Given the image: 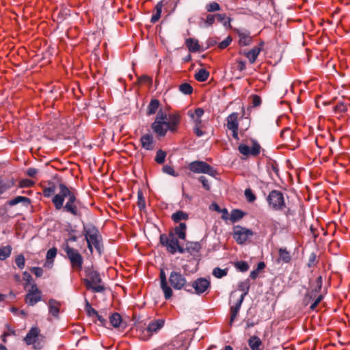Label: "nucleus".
<instances>
[{"label": "nucleus", "instance_id": "nucleus-1", "mask_svg": "<svg viewBox=\"0 0 350 350\" xmlns=\"http://www.w3.org/2000/svg\"><path fill=\"white\" fill-rule=\"evenodd\" d=\"M52 202L56 210L62 208L64 211L75 217L81 215L79 208L80 202L77 200L76 193L64 184L59 185V191L53 196Z\"/></svg>", "mask_w": 350, "mask_h": 350}, {"label": "nucleus", "instance_id": "nucleus-2", "mask_svg": "<svg viewBox=\"0 0 350 350\" xmlns=\"http://www.w3.org/2000/svg\"><path fill=\"white\" fill-rule=\"evenodd\" d=\"M180 122V116L178 113H171L167 117L165 113L159 111L151 128L158 136L164 137L167 131L175 132Z\"/></svg>", "mask_w": 350, "mask_h": 350}, {"label": "nucleus", "instance_id": "nucleus-3", "mask_svg": "<svg viewBox=\"0 0 350 350\" xmlns=\"http://www.w3.org/2000/svg\"><path fill=\"white\" fill-rule=\"evenodd\" d=\"M83 234L88 243V247L91 253L93 247L100 253L101 236L98 230L93 225L83 226Z\"/></svg>", "mask_w": 350, "mask_h": 350}, {"label": "nucleus", "instance_id": "nucleus-4", "mask_svg": "<svg viewBox=\"0 0 350 350\" xmlns=\"http://www.w3.org/2000/svg\"><path fill=\"white\" fill-rule=\"evenodd\" d=\"M168 284L170 286L176 291L185 290L188 293H193V291L189 288L190 285L187 283V279L180 271L174 270L170 272L168 278Z\"/></svg>", "mask_w": 350, "mask_h": 350}, {"label": "nucleus", "instance_id": "nucleus-5", "mask_svg": "<svg viewBox=\"0 0 350 350\" xmlns=\"http://www.w3.org/2000/svg\"><path fill=\"white\" fill-rule=\"evenodd\" d=\"M88 278L83 280L87 288L92 289L95 293H102L105 291V286L101 284L102 280L100 274L96 271H89L87 273Z\"/></svg>", "mask_w": 350, "mask_h": 350}, {"label": "nucleus", "instance_id": "nucleus-6", "mask_svg": "<svg viewBox=\"0 0 350 350\" xmlns=\"http://www.w3.org/2000/svg\"><path fill=\"white\" fill-rule=\"evenodd\" d=\"M64 250L66 253L72 268L74 270L80 271L82 269L83 258L79 252L70 247L68 243L64 245Z\"/></svg>", "mask_w": 350, "mask_h": 350}, {"label": "nucleus", "instance_id": "nucleus-7", "mask_svg": "<svg viewBox=\"0 0 350 350\" xmlns=\"http://www.w3.org/2000/svg\"><path fill=\"white\" fill-rule=\"evenodd\" d=\"M245 297L243 295H239L237 291L231 292L230 295V324L231 325L237 318L242 303Z\"/></svg>", "mask_w": 350, "mask_h": 350}, {"label": "nucleus", "instance_id": "nucleus-8", "mask_svg": "<svg viewBox=\"0 0 350 350\" xmlns=\"http://www.w3.org/2000/svg\"><path fill=\"white\" fill-rule=\"evenodd\" d=\"M204 113V111L202 108H197L194 111L189 110L187 112L188 116L194 124L193 132L198 137H202L204 135V132L202 131L203 124L202 120Z\"/></svg>", "mask_w": 350, "mask_h": 350}, {"label": "nucleus", "instance_id": "nucleus-9", "mask_svg": "<svg viewBox=\"0 0 350 350\" xmlns=\"http://www.w3.org/2000/svg\"><path fill=\"white\" fill-rule=\"evenodd\" d=\"M267 200L269 206L273 211H282L286 207L283 193L280 191H271L269 193Z\"/></svg>", "mask_w": 350, "mask_h": 350}, {"label": "nucleus", "instance_id": "nucleus-10", "mask_svg": "<svg viewBox=\"0 0 350 350\" xmlns=\"http://www.w3.org/2000/svg\"><path fill=\"white\" fill-rule=\"evenodd\" d=\"M160 242L167 247V250L171 254H175L177 252L180 254L185 252V249L180 246L177 238L173 234H170L169 237L165 234H161L160 236Z\"/></svg>", "mask_w": 350, "mask_h": 350}, {"label": "nucleus", "instance_id": "nucleus-11", "mask_svg": "<svg viewBox=\"0 0 350 350\" xmlns=\"http://www.w3.org/2000/svg\"><path fill=\"white\" fill-rule=\"evenodd\" d=\"M253 234L252 230L248 228L240 226H235L233 228L232 237L238 244L245 243Z\"/></svg>", "mask_w": 350, "mask_h": 350}, {"label": "nucleus", "instance_id": "nucleus-12", "mask_svg": "<svg viewBox=\"0 0 350 350\" xmlns=\"http://www.w3.org/2000/svg\"><path fill=\"white\" fill-rule=\"evenodd\" d=\"M189 169L194 173H203L213 176V168L204 161H195L189 164Z\"/></svg>", "mask_w": 350, "mask_h": 350}, {"label": "nucleus", "instance_id": "nucleus-13", "mask_svg": "<svg viewBox=\"0 0 350 350\" xmlns=\"http://www.w3.org/2000/svg\"><path fill=\"white\" fill-rule=\"evenodd\" d=\"M41 291L38 289L36 284H33L31 286L27 294L25 297V301L29 306H34L41 300Z\"/></svg>", "mask_w": 350, "mask_h": 350}, {"label": "nucleus", "instance_id": "nucleus-14", "mask_svg": "<svg viewBox=\"0 0 350 350\" xmlns=\"http://www.w3.org/2000/svg\"><path fill=\"white\" fill-rule=\"evenodd\" d=\"M260 146L256 141H253L252 146L251 148L243 144H241L238 147V150L240 153L244 156H258L260 152Z\"/></svg>", "mask_w": 350, "mask_h": 350}, {"label": "nucleus", "instance_id": "nucleus-15", "mask_svg": "<svg viewBox=\"0 0 350 350\" xmlns=\"http://www.w3.org/2000/svg\"><path fill=\"white\" fill-rule=\"evenodd\" d=\"M191 286V289H194V293L197 295H201L206 292L210 287V281L204 278H199L194 280Z\"/></svg>", "mask_w": 350, "mask_h": 350}, {"label": "nucleus", "instance_id": "nucleus-16", "mask_svg": "<svg viewBox=\"0 0 350 350\" xmlns=\"http://www.w3.org/2000/svg\"><path fill=\"white\" fill-rule=\"evenodd\" d=\"M159 278L161 289L163 293L165 299L168 300L173 296V291L172 290V287L170 286L168 284V280L163 269L160 270Z\"/></svg>", "mask_w": 350, "mask_h": 350}, {"label": "nucleus", "instance_id": "nucleus-17", "mask_svg": "<svg viewBox=\"0 0 350 350\" xmlns=\"http://www.w3.org/2000/svg\"><path fill=\"white\" fill-rule=\"evenodd\" d=\"M40 336V330L38 327H32L24 338L23 340L27 345H36Z\"/></svg>", "mask_w": 350, "mask_h": 350}, {"label": "nucleus", "instance_id": "nucleus-18", "mask_svg": "<svg viewBox=\"0 0 350 350\" xmlns=\"http://www.w3.org/2000/svg\"><path fill=\"white\" fill-rule=\"evenodd\" d=\"M215 23L214 14L204 13L199 17L198 25L201 29H208L211 27Z\"/></svg>", "mask_w": 350, "mask_h": 350}, {"label": "nucleus", "instance_id": "nucleus-19", "mask_svg": "<svg viewBox=\"0 0 350 350\" xmlns=\"http://www.w3.org/2000/svg\"><path fill=\"white\" fill-rule=\"evenodd\" d=\"M142 147L146 150H152L155 146V142L152 135L145 134L141 137Z\"/></svg>", "mask_w": 350, "mask_h": 350}, {"label": "nucleus", "instance_id": "nucleus-20", "mask_svg": "<svg viewBox=\"0 0 350 350\" xmlns=\"http://www.w3.org/2000/svg\"><path fill=\"white\" fill-rule=\"evenodd\" d=\"M238 113L234 112L230 114L227 118V128L229 130H236L239 128V123H238Z\"/></svg>", "mask_w": 350, "mask_h": 350}, {"label": "nucleus", "instance_id": "nucleus-21", "mask_svg": "<svg viewBox=\"0 0 350 350\" xmlns=\"http://www.w3.org/2000/svg\"><path fill=\"white\" fill-rule=\"evenodd\" d=\"M260 51V47L254 46L251 50L247 52L244 51L243 53L248 59L250 64H254L256 62Z\"/></svg>", "mask_w": 350, "mask_h": 350}, {"label": "nucleus", "instance_id": "nucleus-22", "mask_svg": "<svg viewBox=\"0 0 350 350\" xmlns=\"http://www.w3.org/2000/svg\"><path fill=\"white\" fill-rule=\"evenodd\" d=\"M164 325V321L162 319H159L157 321H151L148 325V329L152 335L154 333H157L159 329H161Z\"/></svg>", "mask_w": 350, "mask_h": 350}, {"label": "nucleus", "instance_id": "nucleus-23", "mask_svg": "<svg viewBox=\"0 0 350 350\" xmlns=\"http://www.w3.org/2000/svg\"><path fill=\"white\" fill-rule=\"evenodd\" d=\"M185 44L189 51L191 53H196L200 50V44L198 41L196 39L188 38L186 40Z\"/></svg>", "mask_w": 350, "mask_h": 350}, {"label": "nucleus", "instance_id": "nucleus-24", "mask_svg": "<svg viewBox=\"0 0 350 350\" xmlns=\"http://www.w3.org/2000/svg\"><path fill=\"white\" fill-rule=\"evenodd\" d=\"M215 21L217 19L219 22L222 23V25L226 27H230L231 18L226 14H214Z\"/></svg>", "mask_w": 350, "mask_h": 350}, {"label": "nucleus", "instance_id": "nucleus-25", "mask_svg": "<svg viewBox=\"0 0 350 350\" xmlns=\"http://www.w3.org/2000/svg\"><path fill=\"white\" fill-rule=\"evenodd\" d=\"M60 304L58 301L51 299L49 301V312L54 317H57L59 312Z\"/></svg>", "mask_w": 350, "mask_h": 350}, {"label": "nucleus", "instance_id": "nucleus-26", "mask_svg": "<svg viewBox=\"0 0 350 350\" xmlns=\"http://www.w3.org/2000/svg\"><path fill=\"white\" fill-rule=\"evenodd\" d=\"M209 72L205 68H200L195 73V79L198 81H206L209 77Z\"/></svg>", "mask_w": 350, "mask_h": 350}, {"label": "nucleus", "instance_id": "nucleus-27", "mask_svg": "<svg viewBox=\"0 0 350 350\" xmlns=\"http://www.w3.org/2000/svg\"><path fill=\"white\" fill-rule=\"evenodd\" d=\"M279 259L284 263H288L291 260V255L286 248H280L278 250Z\"/></svg>", "mask_w": 350, "mask_h": 350}, {"label": "nucleus", "instance_id": "nucleus-28", "mask_svg": "<svg viewBox=\"0 0 350 350\" xmlns=\"http://www.w3.org/2000/svg\"><path fill=\"white\" fill-rule=\"evenodd\" d=\"M186 230L187 226L185 223H180L179 225L175 228L174 231L179 239L185 240L186 238Z\"/></svg>", "mask_w": 350, "mask_h": 350}, {"label": "nucleus", "instance_id": "nucleus-29", "mask_svg": "<svg viewBox=\"0 0 350 350\" xmlns=\"http://www.w3.org/2000/svg\"><path fill=\"white\" fill-rule=\"evenodd\" d=\"M248 344L252 350H258L262 341L258 336H253L249 339Z\"/></svg>", "mask_w": 350, "mask_h": 350}, {"label": "nucleus", "instance_id": "nucleus-30", "mask_svg": "<svg viewBox=\"0 0 350 350\" xmlns=\"http://www.w3.org/2000/svg\"><path fill=\"white\" fill-rule=\"evenodd\" d=\"M239 43L241 46H248L252 43V38L245 33H239Z\"/></svg>", "mask_w": 350, "mask_h": 350}, {"label": "nucleus", "instance_id": "nucleus-31", "mask_svg": "<svg viewBox=\"0 0 350 350\" xmlns=\"http://www.w3.org/2000/svg\"><path fill=\"white\" fill-rule=\"evenodd\" d=\"M162 9H163L162 3L159 2L155 6V12L151 17V19H150L151 23H155L156 22H157L159 20V18L161 17Z\"/></svg>", "mask_w": 350, "mask_h": 350}, {"label": "nucleus", "instance_id": "nucleus-32", "mask_svg": "<svg viewBox=\"0 0 350 350\" xmlns=\"http://www.w3.org/2000/svg\"><path fill=\"white\" fill-rule=\"evenodd\" d=\"M159 107V101L157 99H152L150 102L147 108V114L148 116L154 114Z\"/></svg>", "mask_w": 350, "mask_h": 350}, {"label": "nucleus", "instance_id": "nucleus-33", "mask_svg": "<svg viewBox=\"0 0 350 350\" xmlns=\"http://www.w3.org/2000/svg\"><path fill=\"white\" fill-rule=\"evenodd\" d=\"M188 218V214L182 211H176L172 215V220L176 223L180 222L181 220H187Z\"/></svg>", "mask_w": 350, "mask_h": 350}, {"label": "nucleus", "instance_id": "nucleus-34", "mask_svg": "<svg viewBox=\"0 0 350 350\" xmlns=\"http://www.w3.org/2000/svg\"><path fill=\"white\" fill-rule=\"evenodd\" d=\"M250 290V284L248 280L243 281L239 283L238 284V291H241V294H239V295H243V297H245Z\"/></svg>", "mask_w": 350, "mask_h": 350}, {"label": "nucleus", "instance_id": "nucleus-35", "mask_svg": "<svg viewBox=\"0 0 350 350\" xmlns=\"http://www.w3.org/2000/svg\"><path fill=\"white\" fill-rule=\"evenodd\" d=\"M109 322L114 327H119L122 323V317L120 314L117 312L113 313L109 317Z\"/></svg>", "mask_w": 350, "mask_h": 350}, {"label": "nucleus", "instance_id": "nucleus-36", "mask_svg": "<svg viewBox=\"0 0 350 350\" xmlns=\"http://www.w3.org/2000/svg\"><path fill=\"white\" fill-rule=\"evenodd\" d=\"M12 248L10 245L0 247V260H4L11 255Z\"/></svg>", "mask_w": 350, "mask_h": 350}, {"label": "nucleus", "instance_id": "nucleus-37", "mask_svg": "<svg viewBox=\"0 0 350 350\" xmlns=\"http://www.w3.org/2000/svg\"><path fill=\"white\" fill-rule=\"evenodd\" d=\"M201 248V244L199 242H187L185 250H186L189 252H198Z\"/></svg>", "mask_w": 350, "mask_h": 350}, {"label": "nucleus", "instance_id": "nucleus-38", "mask_svg": "<svg viewBox=\"0 0 350 350\" xmlns=\"http://www.w3.org/2000/svg\"><path fill=\"white\" fill-rule=\"evenodd\" d=\"M14 185L12 180H0V195L4 193Z\"/></svg>", "mask_w": 350, "mask_h": 350}, {"label": "nucleus", "instance_id": "nucleus-39", "mask_svg": "<svg viewBox=\"0 0 350 350\" xmlns=\"http://www.w3.org/2000/svg\"><path fill=\"white\" fill-rule=\"evenodd\" d=\"M26 203L27 204H29L31 202V200L29 198L24 196H17L15 198L10 200L8 202V204L10 206H14L18 203Z\"/></svg>", "mask_w": 350, "mask_h": 350}, {"label": "nucleus", "instance_id": "nucleus-40", "mask_svg": "<svg viewBox=\"0 0 350 350\" xmlns=\"http://www.w3.org/2000/svg\"><path fill=\"white\" fill-rule=\"evenodd\" d=\"M205 9L206 12L211 14L212 12L219 11L221 10V7L216 1H212L206 5Z\"/></svg>", "mask_w": 350, "mask_h": 350}, {"label": "nucleus", "instance_id": "nucleus-41", "mask_svg": "<svg viewBox=\"0 0 350 350\" xmlns=\"http://www.w3.org/2000/svg\"><path fill=\"white\" fill-rule=\"evenodd\" d=\"M244 216V213L240 210L234 209L231 212L230 219L232 222H236Z\"/></svg>", "mask_w": 350, "mask_h": 350}, {"label": "nucleus", "instance_id": "nucleus-42", "mask_svg": "<svg viewBox=\"0 0 350 350\" xmlns=\"http://www.w3.org/2000/svg\"><path fill=\"white\" fill-rule=\"evenodd\" d=\"M152 336L151 333L148 327L139 329L138 330V337L142 340H147Z\"/></svg>", "mask_w": 350, "mask_h": 350}, {"label": "nucleus", "instance_id": "nucleus-43", "mask_svg": "<svg viewBox=\"0 0 350 350\" xmlns=\"http://www.w3.org/2000/svg\"><path fill=\"white\" fill-rule=\"evenodd\" d=\"M212 274L217 278H221L228 274V269H222L219 267H215L213 269Z\"/></svg>", "mask_w": 350, "mask_h": 350}, {"label": "nucleus", "instance_id": "nucleus-44", "mask_svg": "<svg viewBox=\"0 0 350 350\" xmlns=\"http://www.w3.org/2000/svg\"><path fill=\"white\" fill-rule=\"evenodd\" d=\"M234 265L237 270L241 272H245L249 269V265L245 261L241 260L235 262Z\"/></svg>", "mask_w": 350, "mask_h": 350}, {"label": "nucleus", "instance_id": "nucleus-45", "mask_svg": "<svg viewBox=\"0 0 350 350\" xmlns=\"http://www.w3.org/2000/svg\"><path fill=\"white\" fill-rule=\"evenodd\" d=\"M137 205L140 210H144L146 208L145 198L141 190L137 192Z\"/></svg>", "mask_w": 350, "mask_h": 350}, {"label": "nucleus", "instance_id": "nucleus-46", "mask_svg": "<svg viewBox=\"0 0 350 350\" xmlns=\"http://www.w3.org/2000/svg\"><path fill=\"white\" fill-rule=\"evenodd\" d=\"M179 90L185 94L189 95L193 92V88L189 83H184L179 86Z\"/></svg>", "mask_w": 350, "mask_h": 350}, {"label": "nucleus", "instance_id": "nucleus-47", "mask_svg": "<svg viewBox=\"0 0 350 350\" xmlns=\"http://www.w3.org/2000/svg\"><path fill=\"white\" fill-rule=\"evenodd\" d=\"M322 284L323 278L321 276H319L316 279L314 285L312 286V290L313 291V292L319 293L322 288Z\"/></svg>", "mask_w": 350, "mask_h": 350}, {"label": "nucleus", "instance_id": "nucleus-48", "mask_svg": "<svg viewBox=\"0 0 350 350\" xmlns=\"http://www.w3.org/2000/svg\"><path fill=\"white\" fill-rule=\"evenodd\" d=\"M165 157L166 152L162 150H159L157 152L155 161L159 164H162L165 161Z\"/></svg>", "mask_w": 350, "mask_h": 350}, {"label": "nucleus", "instance_id": "nucleus-49", "mask_svg": "<svg viewBox=\"0 0 350 350\" xmlns=\"http://www.w3.org/2000/svg\"><path fill=\"white\" fill-rule=\"evenodd\" d=\"M245 196L249 202H253L256 200V196L253 193L251 189L247 188L245 190Z\"/></svg>", "mask_w": 350, "mask_h": 350}, {"label": "nucleus", "instance_id": "nucleus-50", "mask_svg": "<svg viewBox=\"0 0 350 350\" xmlns=\"http://www.w3.org/2000/svg\"><path fill=\"white\" fill-rule=\"evenodd\" d=\"M15 262L18 267L23 269L25 267V260L23 254H19L16 257Z\"/></svg>", "mask_w": 350, "mask_h": 350}, {"label": "nucleus", "instance_id": "nucleus-51", "mask_svg": "<svg viewBox=\"0 0 350 350\" xmlns=\"http://www.w3.org/2000/svg\"><path fill=\"white\" fill-rule=\"evenodd\" d=\"M34 181L30 179H23L19 182V187L21 188H27L31 187L34 185Z\"/></svg>", "mask_w": 350, "mask_h": 350}, {"label": "nucleus", "instance_id": "nucleus-52", "mask_svg": "<svg viewBox=\"0 0 350 350\" xmlns=\"http://www.w3.org/2000/svg\"><path fill=\"white\" fill-rule=\"evenodd\" d=\"M347 109H348V107H347V105H345L344 103H338L334 107L335 112L343 113V112L347 111Z\"/></svg>", "mask_w": 350, "mask_h": 350}, {"label": "nucleus", "instance_id": "nucleus-53", "mask_svg": "<svg viewBox=\"0 0 350 350\" xmlns=\"http://www.w3.org/2000/svg\"><path fill=\"white\" fill-rule=\"evenodd\" d=\"M56 255H57V249L55 247L49 249L46 253V260L47 261L53 260V259L55 258Z\"/></svg>", "mask_w": 350, "mask_h": 350}, {"label": "nucleus", "instance_id": "nucleus-54", "mask_svg": "<svg viewBox=\"0 0 350 350\" xmlns=\"http://www.w3.org/2000/svg\"><path fill=\"white\" fill-rule=\"evenodd\" d=\"M163 172L165 174L171 175L172 176H177L178 174L175 172L172 167L168 165H165L163 167Z\"/></svg>", "mask_w": 350, "mask_h": 350}, {"label": "nucleus", "instance_id": "nucleus-55", "mask_svg": "<svg viewBox=\"0 0 350 350\" xmlns=\"http://www.w3.org/2000/svg\"><path fill=\"white\" fill-rule=\"evenodd\" d=\"M251 99H252V103L253 107H258L261 105V103H262L261 98L258 95H256V94L252 95Z\"/></svg>", "mask_w": 350, "mask_h": 350}, {"label": "nucleus", "instance_id": "nucleus-56", "mask_svg": "<svg viewBox=\"0 0 350 350\" xmlns=\"http://www.w3.org/2000/svg\"><path fill=\"white\" fill-rule=\"evenodd\" d=\"M323 299V295H319L316 299H313L314 301L312 303V304L310 306V309L312 310H314L317 306L319 305V304L322 301Z\"/></svg>", "mask_w": 350, "mask_h": 350}, {"label": "nucleus", "instance_id": "nucleus-57", "mask_svg": "<svg viewBox=\"0 0 350 350\" xmlns=\"http://www.w3.org/2000/svg\"><path fill=\"white\" fill-rule=\"evenodd\" d=\"M323 299V295H319L316 299H313L314 301L312 303V304L310 306V309L312 310H314L317 306L319 305V304L322 301Z\"/></svg>", "mask_w": 350, "mask_h": 350}, {"label": "nucleus", "instance_id": "nucleus-58", "mask_svg": "<svg viewBox=\"0 0 350 350\" xmlns=\"http://www.w3.org/2000/svg\"><path fill=\"white\" fill-rule=\"evenodd\" d=\"M85 310L88 316L90 317L97 315L98 313V312L90 306L88 301L86 302Z\"/></svg>", "mask_w": 350, "mask_h": 350}, {"label": "nucleus", "instance_id": "nucleus-59", "mask_svg": "<svg viewBox=\"0 0 350 350\" xmlns=\"http://www.w3.org/2000/svg\"><path fill=\"white\" fill-rule=\"evenodd\" d=\"M55 189L54 186L49 187L43 190V194L45 197L49 198L55 193Z\"/></svg>", "mask_w": 350, "mask_h": 350}, {"label": "nucleus", "instance_id": "nucleus-60", "mask_svg": "<svg viewBox=\"0 0 350 350\" xmlns=\"http://www.w3.org/2000/svg\"><path fill=\"white\" fill-rule=\"evenodd\" d=\"M231 42H232V38L230 36L227 37L224 40H223L222 42H221L219 44V49H226L231 43Z\"/></svg>", "mask_w": 350, "mask_h": 350}, {"label": "nucleus", "instance_id": "nucleus-61", "mask_svg": "<svg viewBox=\"0 0 350 350\" xmlns=\"http://www.w3.org/2000/svg\"><path fill=\"white\" fill-rule=\"evenodd\" d=\"M31 271L36 276V277H41L43 274V269L41 267H32L31 269Z\"/></svg>", "mask_w": 350, "mask_h": 350}, {"label": "nucleus", "instance_id": "nucleus-62", "mask_svg": "<svg viewBox=\"0 0 350 350\" xmlns=\"http://www.w3.org/2000/svg\"><path fill=\"white\" fill-rule=\"evenodd\" d=\"M199 180L202 183L203 187L206 190H207V191L210 190V185H209L208 181L205 176H200L199 178Z\"/></svg>", "mask_w": 350, "mask_h": 350}, {"label": "nucleus", "instance_id": "nucleus-63", "mask_svg": "<svg viewBox=\"0 0 350 350\" xmlns=\"http://www.w3.org/2000/svg\"><path fill=\"white\" fill-rule=\"evenodd\" d=\"M38 172V170L33 167H29L26 171V174L29 177H35Z\"/></svg>", "mask_w": 350, "mask_h": 350}, {"label": "nucleus", "instance_id": "nucleus-64", "mask_svg": "<svg viewBox=\"0 0 350 350\" xmlns=\"http://www.w3.org/2000/svg\"><path fill=\"white\" fill-rule=\"evenodd\" d=\"M97 319V321L100 323V325L102 326H106L107 321L106 319H105L101 314L97 313V315H95Z\"/></svg>", "mask_w": 350, "mask_h": 350}]
</instances>
